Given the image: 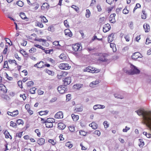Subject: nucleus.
<instances>
[{
  "label": "nucleus",
  "mask_w": 151,
  "mask_h": 151,
  "mask_svg": "<svg viewBox=\"0 0 151 151\" xmlns=\"http://www.w3.org/2000/svg\"><path fill=\"white\" fill-rule=\"evenodd\" d=\"M142 55L140 53L135 52L133 54L132 58L134 60H137L138 61H141L142 60Z\"/></svg>",
  "instance_id": "obj_1"
},
{
  "label": "nucleus",
  "mask_w": 151,
  "mask_h": 151,
  "mask_svg": "<svg viewBox=\"0 0 151 151\" xmlns=\"http://www.w3.org/2000/svg\"><path fill=\"white\" fill-rule=\"evenodd\" d=\"M131 74H134L139 73L140 72L139 70L134 65H131Z\"/></svg>",
  "instance_id": "obj_2"
},
{
  "label": "nucleus",
  "mask_w": 151,
  "mask_h": 151,
  "mask_svg": "<svg viewBox=\"0 0 151 151\" xmlns=\"http://www.w3.org/2000/svg\"><path fill=\"white\" fill-rule=\"evenodd\" d=\"M59 67L62 70L69 69L70 68V66L69 65L68 63H61L59 65Z\"/></svg>",
  "instance_id": "obj_3"
},
{
  "label": "nucleus",
  "mask_w": 151,
  "mask_h": 151,
  "mask_svg": "<svg viewBox=\"0 0 151 151\" xmlns=\"http://www.w3.org/2000/svg\"><path fill=\"white\" fill-rule=\"evenodd\" d=\"M57 90L61 94L64 93L67 91L66 90V86L64 85V86H59L57 88Z\"/></svg>",
  "instance_id": "obj_4"
},
{
  "label": "nucleus",
  "mask_w": 151,
  "mask_h": 151,
  "mask_svg": "<svg viewBox=\"0 0 151 151\" xmlns=\"http://www.w3.org/2000/svg\"><path fill=\"white\" fill-rule=\"evenodd\" d=\"M63 84L66 86L69 84L71 82V79L70 77H66L63 80Z\"/></svg>",
  "instance_id": "obj_5"
},
{
  "label": "nucleus",
  "mask_w": 151,
  "mask_h": 151,
  "mask_svg": "<svg viewBox=\"0 0 151 151\" xmlns=\"http://www.w3.org/2000/svg\"><path fill=\"white\" fill-rule=\"evenodd\" d=\"M116 16L115 14H111L110 15L109 18V21L111 23H114L116 21L115 17Z\"/></svg>",
  "instance_id": "obj_6"
},
{
  "label": "nucleus",
  "mask_w": 151,
  "mask_h": 151,
  "mask_svg": "<svg viewBox=\"0 0 151 151\" xmlns=\"http://www.w3.org/2000/svg\"><path fill=\"white\" fill-rule=\"evenodd\" d=\"M72 48L73 50L75 52L80 51L81 50V49L80 48V45L78 44L73 45Z\"/></svg>",
  "instance_id": "obj_7"
},
{
  "label": "nucleus",
  "mask_w": 151,
  "mask_h": 151,
  "mask_svg": "<svg viewBox=\"0 0 151 151\" xmlns=\"http://www.w3.org/2000/svg\"><path fill=\"white\" fill-rule=\"evenodd\" d=\"M68 74V73L67 72L62 71L58 75L57 78H58L60 79L66 76Z\"/></svg>",
  "instance_id": "obj_8"
},
{
  "label": "nucleus",
  "mask_w": 151,
  "mask_h": 151,
  "mask_svg": "<svg viewBox=\"0 0 151 151\" xmlns=\"http://www.w3.org/2000/svg\"><path fill=\"white\" fill-rule=\"evenodd\" d=\"M55 118L56 119H61L63 117V114L62 111H59L55 115Z\"/></svg>",
  "instance_id": "obj_9"
},
{
  "label": "nucleus",
  "mask_w": 151,
  "mask_h": 151,
  "mask_svg": "<svg viewBox=\"0 0 151 151\" xmlns=\"http://www.w3.org/2000/svg\"><path fill=\"white\" fill-rule=\"evenodd\" d=\"M7 114L11 116H15L18 114V110H16L12 112H11L9 111H8L7 112Z\"/></svg>",
  "instance_id": "obj_10"
},
{
  "label": "nucleus",
  "mask_w": 151,
  "mask_h": 151,
  "mask_svg": "<svg viewBox=\"0 0 151 151\" xmlns=\"http://www.w3.org/2000/svg\"><path fill=\"white\" fill-rule=\"evenodd\" d=\"M105 108V106L100 104H96L94 106L93 109L94 110L97 109H103Z\"/></svg>",
  "instance_id": "obj_11"
},
{
  "label": "nucleus",
  "mask_w": 151,
  "mask_h": 151,
  "mask_svg": "<svg viewBox=\"0 0 151 151\" xmlns=\"http://www.w3.org/2000/svg\"><path fill=\"white\" fill-rule=\"evenodd\" d=\"M64 33L65 35H67L70 37H71L72 36V32L69 29H67L64 30Z\"/></svg>",
  "instance_id": "obj_12"
},
{
  "label": "nucleus",
  "mask_w": 151,
  "mask_h": 151,
  "mask_svg": "<svg viewBox=\"0 0 151 151\" xmlns=\"http://www.w3.org/2000/svg\"><path fill=\"white\" fill-rule=\"evenodd\" d=\"M90 72L92 73H98L100 71L99 70H96L95 68L91 66H90Z\"/></svg>",
  "instance_id": "obj_13"
},
{
  "label": "nucleus",
  "mask_w": 151,
  "mask_h": 151,
  "mask_svg": "<svg viewBox=\"0 0 151 151\" xmlns=\"http://www.w3.org/2000/svg\"><path fill=\"white\" fill-rule=\"evenodd\" d=\"M143 28L145 30V32H148L150 31V26L148 24H144L143 26Z\"/></svg>",
  "instance_id": "obj_14"
},
{
  "label": "nucleus",
  "mask_w": 151,
  "mask_h": 151,
  "mask_svg": "<svg viewBox=\"0 0 151 151\" xmlns=\"http://www.w3.org/2000/svg\"><path fill=\"white\" fill-rule=\"evenodd\" d=\"M45 142V139L43 138L39 139L37 141V143L40 145H44Z\"/></svg>",
  "instance_id": "obj_15"
},
{
  "label": "nucleus",
  "mask_w": 151,
  "mask_h": 151,
  "mask_svg": "<svg viewBox=\"0 0 151 151\" xmlns=\"http://www.w3.org/2000/svg\"><path fill=\"white\" fill-rule=\"evenodd\" d=\"M65 127V125L63 123H60L58 124V128L61 130L63 129Z\"/></svg>",
  "instance_id": "obj_16"
},
{
  "label": "nucleus",
  "mask_w": 151,
  "mask_h": 151,
  "mask_svg": "<svg viewBox=\"0 0 151 151\" xmlns=\"http://www.w3.org/2000/svg\"><path fill=\"white\" fill-rule=\"evenodd\" d=\"M114 34L113 33H111L110 35H109L108 37V42H112L114 40L113 37Z\"/></svg>",
  "instance_id": "obj_17"
},
{
  "label": "nucleus",
  "mask_w": 151,
  "mask_h": 151,
  "mask_svg": "<svg viewBox=\"0 0 151 151\" xmlns=\"http://www.w3.org/2000/svg\"><path fill=\"white\" fill-rule=\"evenodd\" d=\"M43 123H45L46 127L47 128H51L53 127L52 123L51 122H46L45 121Z\"/></svg>",
  "instance_id": "obj_18"
},
{
  "label": "nucleus",
  "mask_w": 151,
  "mask_h": 151,
  "mask_svg": "<svg viewBox=\"0 0 151 151\" xmlns=\"http://www.w3.org/2000/svg\"><path fill=\"white\" fill-rule=\"evenodd\" d=\"M147 14L144 10H142L141 14V18L143 19H145L146 18Z\"/></svg>",
  "instance_id": "obj_19"
},
{
  "label": "nucleus",
  "mask_w": 151,
  "mask_h": 151,
  "mask_svg": "<svg viewBox=\"0 0 151 151\" xmlns=\"http://www.w3.org/2000/svg\"><path fill=\"white\" fill-rule=\"evenodd\" d=\"M20 16L22 19H27L26 20V21H28V18H27L24 13L21 12L20 14Z\"/></svg>",
  "instance_id": "obj_20"
},
{
  "label": "nucleus",
  "mask_w": 151,
  "mask_h": 151,
  "mask_svg": "<svg viewBox=\"0 0 151 151\" xmlns=\"http://www.w3.org/2000/svg\"><path fill=\"white\" fill-rule=\"evenodd\" d=\"M83 86V84H76V85H74L73 87L74 88L77 89H79L82 87Z\"/></svg>",
  "instance_id": "obj_21"
},
{
  "label": "nucleus",
  "mask_w": 151,
  "mask_h": 151,
  "mask_svg": "<svg viewBox=\"0 0 151 151\" xmlns=\"http://www.w3.org/2000/svg\"><path fill=\"white\" fill-rule=\"evenodd\" d=\"M41 63L42 64L44 63V62L43 61H40L39 63H37V64H35L34 65V66L35 67H37L38 68H43L44 67V66L42 65H40L39 66H38L37 65L39 64H41Z\"/></svg>",
  "instance_id": "obj_22"
},
{
  "label": "nucleus",
  "mask_w": 151,
  "mask_h": 151,
  "mask_svg": "<svg viewBox=\"0 0 151 151\" xmlns=\"http://www.w3.org/2000/svg\"><path fill=\"white\" fill-rule=\"evenodd\" d=\"M45 72L50 75L53 76L54 74V73L53 71L47 69H46L45 70Z\"/></svg>",
  "instance_id": "obj_23"
},
{
  "label": "nucleus",
  "mask_w": 151,
  "mask_h": 151,
  "mask_svg": "<svg viewBox=\"0 0 151 151\" xmlns=\"http://www.w3.org/2000/svg\"><path fill=\"white\" fill-rule=\"evenodd\" d=\"M41 19V21L44 23L47 22H48L47 19H46V17L43 16H41L40 17Z\"/></svg>",
  "instance_id": "obj_24"
},
{
  "label": "nucleus",
  "mask_w": 151,
  "mask_h": 151,
  "mask_svg": "<svg viewBox=\"0 0 151 151\" xmlns=\"http://www.w3.org/2000/svg\"><path fill=\"white\" fill-rule=\"evenodd\" d=\"M71 116L74 121H77L78 119V115H75L74 114H72Z\"/></svg>",
  "instance_id": "obj_25"
},
{
  "label": "nucleus",
  "mask_w": 151,
  "mask_h": 151,
  "mask_svg": "<svg viewBox=\"0 0 151 151\" xmlns=\"http://www.w3.org/2000/svg\"><path fill=\"white\" fill-rule=\"evenodd\" d=\"M4 134L5 135V137L6 138H9V136H10V138L12 139V137L11 135H10L9 133L7 131H5L4 132Z\"/></svg>",
  "instance_id": "obj_26"
},
{
  "label": "nucleus",
  "mask_w": 151,
  "mask_h": 151,
  "mask_svg": "<svg viewBox=\"0 0 151 151\" xmlns=\"http://www.w3.org/2000/svg\"><path fill=\"white\" fill-rule=\"evenodd\" d=\"M10 125L11 127L16 128L17 126V124L16 123H14L13 121H11L10 122Z\"/></svg>",
  "instance_id": "obj_27"
},
{
  "label": "nucleus",
  "mask_w": 151,
  "mask_h": 151,
  "mask_svg": "<svg viewBox=\"0 0 151 151\" xmlns=\"http://www.w3.org/2000/svg\"><path fill=\"white\" fill-rule=\"evenodd\" d=\"M16 4L20 7H22L24 5L23 2L21 1H19L17 2Z\"/></svg>",
  "instance_id": "obj_28"
},
{
  "label": "nucleus",
  "mask_w": 151,
  "mask_h": 151,
  "mask_svg": "<svg viewBox=\"0 0 151 151\" xmlns=\"http://www.w3.org/2000/svg\"><path fill=\"white\" fill-rule=\"evenodd\" d=\"M36 88L35 87H33L31 88L29 90V91L31 93L34 94L35 93V91Z\"/></svg>",
  "instance_id": "obj_29"
},
{
  "label": "nucleus",
  "mask_w": 151,
  "mask_h": 151,
  "mask_svg": "<svg viewBox=\"0 0 151 151\" xmlns=\"http://www.w3.org/2000/svg\"><path fill=\"white\" fill-rule=\"evenodd\" d=\"M87 132L82 130L79 131L80 134L82 136H85L87 134Z\"/></svg>",
  "instance_id": "obj_30"
},
{
  "label": "nucleus",
  "mask_w": 151,
  "mask_h": 151,
  "mask_svg": "<svg viewBox=\"0 0 151 151\" xmlns=\"http://www.w3.org/2000/svg\"><path fill=\"white\" fill-rule=\"evenodd\" d=\"M48 112V111H41L40 112L39 114L40 115H42L47 114Z\"/></svg>",
  "instance_id": "obj_31"
},
{
  "label": "nucleus",
  "mask_w": 151,
  "mask_h": 151,
  "mask_svg": "<svg viewBox=\"0 0 151 151\" xmlns=\"http://www.w3.org/2000/svg\"><path fill=\"white\" fill-rule=\"evenodd\" d=\"M141 5L137 3L136 4L135 7H134L133 10V12L134 13L135 10L138 8H139L140 7Z\"/></svg>",
  "instance_id": "obj_32"
},
{
  "label": "nucleus",
  "mask_w": 151,
  "mask_h": 151,
  "mask_svg": "<svg viewBox=\"0 0 151 151\" xmlns=\"http://www.w3.org/2000/svg\"><path fill=\"white\" fill-rule=\"evenodd\" d=\"M90 10L88 9H86V16L87 18H88L90 17Z\"/></svg>",
  "instance_id": "obj_33"
},
{
  "label": "nucleus",
  "mask_w": 151,
  "mask_h": 151,
  "mask_svg": "<svg viewBox=\"0 0 151 151\" xmlns=\"http://www.w3.org/2000/svg\"><path fill=\"white\" fill-rule=\"evenodd\" d=\"M110 29L109 28H108L107 27H105L104 26L103 27V31L104 32H106L109 31L110 30Z\"/></svg>",
  "instance_id": "obj_34"
},
{
  "label": "nucleus",
  "mask_w": 151,
  "mask_h": 151,
  "mask_svg": "<svg viewBox=\"0 0 151 151\" xmlns=\"http://www.w3.org/2000/svg\"><path fill=\"white\" fill-rule=\"evenodd\" d=\"M49 6L47 3H45L43 4L41 7V8L42 9V7L46 8H49Z\"/></svg>",
  "instance_id": "obj_35"
},
{
  "label": "nucleus",
  "mask_w": 151,
  "mask_h": 151,
  "mask_svg": "<svg viewBox=\"0 0 151 151\" xmlns=\"http://www.w3.org/2000/svg\"><path fill=\"white\" fill-rule=\"evenodd\" d=\"M34 40L35 41H38L39 42H45L46 41V40L42 39H37L35 38Z\"/></svg>",
  "instance_id": "obj_36"
},
{
  "label": "nucleus",
  "mask_w": 151,
  "mask_h": 151,
  "mask_svg": "<svg viewBox=\"0 0 151 151\" xmlns=\"http://www.w3.org/2000/svg\"><path fill=\"white\" fill-rule=\"evenodd\" d=\"M65 145L66 146L68 147L69 148H71L73 146L70 143V142H67L66 143Z\"/></svg>",
  "instance_id": "obj_37"
},
{
  "label": "nucleus",
  "mask_w": 151,
  "mask_h": 151,
  "mask_svg": "<svg viewBox=\"0 0 151 151\" xmlns=\"http://www.w3.org/2000/svg\"><path fill=\"white\" fill-rule=\"evenodd\" d=\"M2 88V89H4V93H6L7 91V89L5 86L3 84H0V88Z\"/></svg>",
  "instance_id": "obj_38"
},
{
  "label": "nucleus",
  "mask_w": 151,
  "mask_h": 151,
  "mask_svg": "<svg viewBox=\"0 0 151 151\" xmlns=\"http://www.w3.org/2000/svg\"><path fill=\"white\" fill-rule=\"evenodd\" d=\"M46 121L47 122H49L52 123L55 122V119L53 118H47Z\"/></svg>",
  "instance_id": "obj_39"
},
{
  "label": "nucleus",
  "mask_w": 151,
  "mask_h": 151,
  "mask_svg": "<svg viewBox=\"0 0 151 151\" xmlns=\"http://www.w3.org/2000/svg\"><path fill=\"white\" fill-rule=\"evenodd\" d=\"M36 49L35 48L32 47L29 50V51L30 53H33L36 52Z\"/></svg>",
  "instance_id": "obj_40"
},
{
  "label": "nucleus",
  "mask_w": 151,
  "mask_h": 151,
  "mask_svg": "<svg viewBox=\"0 0 151 151\" xmlns=\"http://www.w3.org/2000/svg\"><path fill=\"white\" fill-rule=\"evenodd\" d=\"M34 83L33 81H30L29 82H28L27 83V86L28 87L32 85H33Z\"/></svg>",
  "instance_id": "obj_41"
},
{
  "label": "nucleus",
  "mask_w": 151,
  "mask_h": 151,
  "mask_svg": "<svg viewBox=\"0 0 151 151\" xmlns=\"http://www.w3.org/2000/svg\"><path fill=\"white\" fill-rule=\"evenodd\" d=\"M71 7L74 9L76 12H78V10H79V8L76 6L74 5H73L71 6Z\"/></svg>",
  "instance_id": "obj_42"
},
{
  "label": "nucleus",
  "mask_w": 151,
  "mask_h": 151,
  "mask_svg": "<svg viewBox=\"0 0 151 151\" xmlns=\"http://www.w3.org/2000/svg\"><path fill=\"white\" fill-rule=\"evenodd\" d=\"M103 124L104 125L105 129H106L109 127V124H107V122L106 121H104Z\"/></svg>",
  "instance_id": "obj_43"
},
{
  "label": "nucleus",
  "mask_w": 151,
  "mask_h": 151,
  "mask_svg": "<svg viewBox=\"0 0 151 151\" xmlns=\"http://www.w3.org/2000/svg\"><path fill=\"white\" fill-rule=\"evenodd\" d=\"M16 122L19 125L20 124H24L23 121L22 119H19L17 120V121Z\"/></svg>",
  "instance_id": "obj_44"
},
{
  "label": "nucleus",
  "mask_w": 151,
  "mask_h": 151,
  "mask_svg": "<svg viewBox=\"0 0 151 151\" xmlns=\"http://www.w3.org/2000/svg\"><path fill=\"white\" fill-rule=\"evenodd\" d=\"M3 67L4 68H9L8 65V62L7 61H5L4 62L3 65Z\"/></svg>",
  "instance_id": "obj_45"
},
{
  "label": "nucleus",
  "mask_w": 151,
  "mask_h": 151,
  "mask_svg": "<svg viewBox=\"0 0 151 151\" xmlns=\"http://www.w3.org/2000/svg\"><path fill=\"white\" fill-rule=\"evenodd\" d=\"M48 142L52 144V145H54L56 144V142L54 140L52 139H50L48 140Z\"/></svg>",
  "instance_id": "obj_46"
},
{
  "label": "nucleus",
  "mask_w": 151,
  "mask_h": 151,
  "mask_svg": "<svg viewBox=\"0 0 151 151\" xmlns=\"http://www.w3.org/2000/svg\"><path fill=\"white\" fill-rule=\"evenodd\" d=\"M90 66H88L86 68H85L83 70V71L84 72H90Z\"/></svg>",
  "instance_id": "obj_47"
},
{
  "label": "nucleus",
  "mask_w": 151,
  "mask_h": 151,
  "mask_svg": "<svg viewBox=\"0 0 151 151\" xmlns=\"http://www.w3.org/2000/svg\"><path fill=\"white\" fill-rule=\"evenodd\" d=\"M34 46L40 49H42V50H44V48L41 46L39 45L36 44L34 45Z\"/></svg>",
  "instance_id": "obj_48"
},
{
  "label": "nucleus",
  "mask_w": 151,
  "mask_h": 151,
  "mask_svg": "<svg viewBox=\"0 0 151 151\" xmlns=\"http://www.w3.org/2000/svg\"><path fill=\"white\" fill-rule=\"evenodd\" d=\"M139 141L141 143V144L139 145V146H143L144 145V143L143 140L142 139H139Z\"/></svg>",
  "instance_id": "obj_49"
},
{
  "label": "nucleus",
  "mask_w": 151,
  "mask_h": 151,
  "mask_svg": "<svg viewBox=\"0 0 151 151\" xmlns=\"http://www.w3.org/2000/svg\"><path fill=\"white\" fill-rule=\"evenodd\" d=\"M35 132L37 134V135L38 136L40 137L41 134L40 132H39V130L38 129H37L35 130Z\"/></svg>",
  "instance_id": "obj_50"
},
{
  "label": "nucleus",
  "mask_w": 151,
  "mask_h": 151,
  "mask_svg": "<svg viewBox=\"0 0 151 151\" xmlns=\"http://www.w3.org/2000/svg\"><path fill=\"white\" fill-rule=\"evenodd\" d=\"M44 52L46 54L50 53L51 51H52L53 50L51 49L48 50H46L44 48V50H43Z\"/></svg>",
  "instance_id": "obj_51"
},
{
  "label": "nucleus",
  "mask_w": 151,
  "mask_h": 151,
  "mask_svg": "<svg viewBox=\"0 0 151 151\" xmlns=\"http://www.w3.org/2000/svg\"><path fill=\"white\" fill-rule=\"evenodd\" d=\"M7 45H6L5 46V48L3 51V53L4 54H6L7 52Z\"/></svg>",
  "instance_id": "obj_52"
},
{
  "label": "nucleus",
  "mask_w": 151,
  "mask_h": 151,
  "mask_svg": "<svg viewBox=\"0 0 151 151\" xmlns=\"http://www.w3.org/2000/svg\"><path fill=\"white\" fill-rule=\"evenodd\" d=\"M37 26H39V27L42 28L43 27V25L42 23H40L39 22H37Z\"/></svg>",
  "instance_id": "obj_53"
},
{
  "label": "nucleus",
  "mask_w": 151,
  "mask_h": 151,
  "mask_svg": "<svg viewBox=\"0 0 151 151\" xmlns=\"http://www.w3.org/2000/svg\"><path fill=\"white\" fill-rule=\"evenodd\" d=\"M74 127L73 126H70L69 127V130L71 132H73L74 131Z\"/></svg>",
  "instance_id": "obj_54"
},
{
  "label": "nucleus",
  "mask_w": 151,
  "mask_h": 151,
  "mask_svg": "<svg viewBox=\"0 0 151 151\" xmlns=\"http://www.w3.org/2000/svg\"><path fill=\"white\" fill-rule=\"evenodd\" d=\"M130 129V128L129 127H128L127 126L125 127V129H123V131L124 132H127V131L129 130Z\"/></svg>",
  "instance_id": "obj_55"
},
{
  "label": "nucleus",
  "mask_w": 151,
  "mask_h": 151,
  "mask_svg": "<svg viewBox=\"0 0 151 151\" xmlns=\"http://www.w3.org/2000/svg\"><path fill=\"white\" fill-rule=\"evenodd\" d=\"M94 134H96L98 136H100L101 134L99 130H96L94 132Z\"/></svg>",
  "instance_id": "obj_56"
},
{
  "label": "nucleus",
  "mask_w": 151,
  "mask_h": 151,
  "mask_svg": "<svg viewBox=\"0 0 151 151\" xmlns=\"http://www.w3.org/2000/svg\"><path fill=\"white\" fill-rule=\"evenodd\" d=\"M129 26L131 29H133V23L132 22H130L129 23Z\"/></svg>",
  "instance_id": "obj_57"
},
{
  "label": "nucleus",
  "mask_w": 151,
  "mask_h": 151,
  "mask_svg": "<svg viewBox=\"0 0 151 151\" xmlns=\"http://www.w3.org/2000/svg\"><path fill=\"white\" fill-rule=\"evenodd\" d=\"M64 25L67 27H69V25L68 23V21L67 20H65L64 21Z\"/></svg>",
  "instance_id": "obj_58"
},
{
  "label": "nucleus",
  "mask_w": 151,
  "mask_h": 151,
  "mask_svg": "<svg viewBox=\"0 0 151 151\" xmlns=\"http://www.w3.org/2000/svg\"><path fill=\"white\" fill-rule=\"evenodd\" d=\"M27 43V42L25 40H23V43H21V45L23 46H25Z\"/></svg>",
  "instance_id": "obj_59"
},
{
  "label": "nucleus",
  "mask_w": 151,
  "mask_h": 151,
  "mask_svg": "<svg viewBox=\"0 0 151 151\" xmlns=\"http://www.w3.org/2000/svg\"><path fill=\"white\" fill-rule=\"evenodd\" d=\"M20 96L21 97H22L24 100H25L26 99V96L25 94H23L22 95H20Z\"/></svg>",
  "instance_id": "obj_60"
},
{
  "label": "nucleus",
  "mask_w": 151,
  "mask_h": 151,
  "mask_svg": "<svg viewBox=\"0 0 151 151\" xmlns=\"http://www.w3.org/2000/svg\"><path fill=\"white\" fill-rule=\"evenodd\" d=\"M18 84L19 86L21 88H22V81H19L18 82Z\"/></svg>",
  "instance_id": "obj_61"
},
{
  "label": "nucleus",
  "mask_w": 151,
  "mask_h": 151,
  "mask_svg": "<svg viewBox=\"0 0 151 151\" xmlns=\"http://www.w3.org/2000/svg\"><path fill=\"white\" fill-rule=\"evenodd\" d=\"M114 0H106V1L107 3L109 4H111L112 3Z\"/></svg>",
  "instance_id": "obj_62"
},
{
  "label": "nucleus",
  "mask_w": 151,
  "mask_h": 151,
  "mask_svg": "<svg viewBox=\"0 0 151 151\" xmlns=\"http://www.w3.org/2000/svg\"><path fill=\"white\" fill-rule=\"evenodd\" d=\"M124 38L125 39L126 41L129 42V37L128 35H125L124 36Z\"/></svg>",
  "instance_id": "obj_63"
},
{
  "label": "nucleus",
  "mask_w": 151,
  "mask_h": 151,
  "mask_svg": "<svg viewBox=\"0 0 151 151\" xmlns=\"http://www.w3.org/2000/svg\"><path fill=\"white\" fill-rule=\"evenodd\" d=\"M150 43H151V40H150L149 38H147L146 40V44H148Z\"/></svg>",
  "instance_id": "obj_64"
}]
</instances>
